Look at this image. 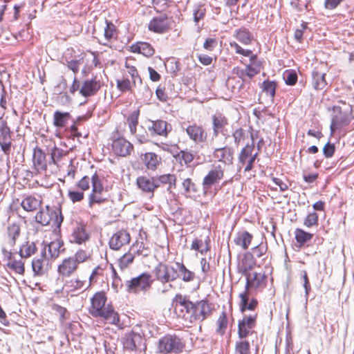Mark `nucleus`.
<instances>
[{"mask_svg": "<svg viewBox=\"0 0 354 354\" xmlns=\"http://www.w3.org/2000/svg\"><path fill=\"white\" fill-rule=\"evenodd\" d=\"M175 310L178 317L192 324L196 321L203 322L212 313L211 304L207 300H201L194 303L189 297L177 294L174 299Z\"/></svg>", "mask_w": 354, "mask_h": 354, "instance_id": "1", "label": "nucleus"}, {"mask_svg": "<svg viewBox=\"0 0 354 354\" xmlns=\"http://www.w3.org/2000/svg\"><path fill=\"white\" fill-rule=\"evenodd\" d=\"M103 177L97 172L91 178L83 176L75 185V190L70 191L68 196L71 199H83L84 192H88V199H102V196L105 189L102 185Z\"/></svg>", "mask_w": 354, "mask_h": 354, "instance_id": "2", "label": "nucleus"}, {"mask_svg": "<svg viewBox=\"0 0 354 354\" xmlns=\"http://www.w3.org/2000/svg\"><path fill=\"white\" fill-rule=\"evenodd\" d=\"M107 298L104 292H97L91 298L90 314L94 317H101L106 323L118 324L120 322L119 315L111 304H106Z\"/></svg>", "mask_w": 354, "mask_h": 354, "instance_id": "3", "label": "nucleus"}, {"mask_svg": "<svg viewBox=\"0 0 354 354\" xmlns=\"http://www.w3.org/2000/svg\"><path fill=\"white\" fill-rule=\"evenodd\" d=\"M155 279L159 281L163 289L161 290L162 293H165L174 288L172 282L179 278L178 270L165 263H159L153 270Z\"/></svg>", "mask_w": 354, "mask_h": 354, "instance_id": "4", "label": "nucleus"}, {"mask_svg": "<svg viewBox=\"0 0 354 354\" xmlns=\"http://www.w3.org/2000/svg\"><path fill=\"white\" fill-rule=\"evenodd\" d=\"M46 209H40L35 216V220L42 225H52L59 228L63 222L64 217L60 206L51 207L46 205Z\"/></svg>", "mask_w": 354, "mask_h": 354, "instance_id": "5", "label": "nucleus"}, {"mask_svg": "<svg viewBox=\"0 0 354 354\" xmlns=\"http://www.w3.org/2000/svg\"><path fill=\"white\" fill-rule=\"evenodd\" d=\"M153 281L151 275L148 272H142L140 275L127 280L125 282L127 291L131 293H139L148 290Z\"/></svg>", "mask_w": 354, "mask_h": 354, "instance_id": "6", "label": "nucleus"}, {"mask_svg": "<svg viewBox=\"0 0 354 354\" xmlns=\"http://www.w3.org/2000/svg\"><path fill=\"white\" fill-rule=\"evenodd\" d=\"M184 344L176 335H165L158 342V350L161 354L178 353L183 349Z\"/></svg>", "mask_w": 354, "mask_h": 354, "instance_id": "7", "label": "nucleus"}, {"mask_svg": "<svg viewBox=\"0 0 354 354\" xmlns=\"http://www.w3.org/2000/svg\"><path fill=\"white\" fill-rule=\"evenodd\" d=\"M176 176L174 174H166L155 176V192L170 194L176 189ZM165 197H167L165 195Z\"/></svg>", "mask_w": 354, "mask_h": 354, "instance_id": "8", "label": "nucleus"}, {"mask_svg": "<svg viewBox=\"0 0 354 354\" xmlns=\"http://www.w3.org/2000/svg\"><path fill=\"white\" fill-rule=\"evenodd\" d=\"M32 269L35 277L44 276L50 269V263L46 255V246L40 250L39 254L32 259Z\"/></svg>", "mask_w": 354, "mask_h": 354, "instance_id": "9", "label": "nucleus"}, {"mask_svg": "<svg viewBox=\"0 0 354 354\" xmlns=\"http://www.w3.org/2000/svg\"><path fill=\"white\" fill-rule=\"evenodd\" d=\"M266 286V276L264 272H252L246 276V283L243 292H249L250 290L262 291Z\"/></svg>", "mask_w": 354, "mask_h": 354, "instance_id": "10", "label": "nucleus"}, {"mask_svg": "<svg viewBox=\"0 0 354 354\" xmlns=\"http://www.w3.org/2000/svg\"><path fill=\"white\" fill-rule=\"evenodd\" d=\"M89 239L90 234L86 230V225L82 223H77L69 236V241L78 245L85 243Z\"/></svg>", "mask_w": 354, "mask_h": 354, "instance_id": "11", "label": "nucleus"}, {"mask_svg": "<svg viewBox=\"0 0 354 354\" xmlns=\"http://www.w3.org/2000/svg\"><path fill=\"white\" fill-rule=\"evenodd\" d=\"M133 145L122 137L114 139L112 142V150L118 156L125 157L133 151Z\"/></svg>", "mask_w": 354, "mask_h": 354, "instance_id": "12", "label": "nucleus"}, {"mask_svg": "<svg viewBox=\"0 0 354 354\" xmlns=\"http://www.w3.org/2000/svg\"><path fill=\"white\" fill-rule=\"evenodd\" d=\"M130 240L129 233L126 230H121L112 235L109 242V247L113 250H118L123 245L128 244Z\"/></svg>", "mask_w": 354, "mask_h": 354, "instance_id": "13", "label": "nucleus"}, {"mask_svg": "<svg viewBox=\"0 0 354 354\" xmlns=\"http://www.w3.org/2000/svg\"><path fill=\"white\" fill-rule=\"evenodd\" d=\"M79 266L70 257L62 260L57 267V272L62 279L69 278L76 272Z\"/></svg>", "mask_w": 354, "mask_h": 354, "instance_id": "14", "label": "nucleus"}, {"mask_svg": "<svg viewBox=\"0 0 354 354\" xmlns=\"http://www.w3.org/2000/svg\"><path fill=\"white\" fill-rule=\"evenodd\" d=\"M101 88V83L96 77L84 80L80 88V94L85 97L95 95Z\"/></svg>", "mask_w": 354, "mask_h": 354, "instance_id": "15", "label": "nucleus"}, {"mask_svg": "<svg viewBox=\"0 0 354 354\" xmlns=\"http://www.w3.org/2000/svg\"><path fill=\"white\" fill-rule=\"evenodd\" d=\"M257 315L244 316L242 320L239 322L238 335L240 339L245 338L250 333V330L254 327Z\"/></svg>", "mask_w": 354, "mask_h": 354, "instance_id": "16", "label": "nucleus"}, {"mask_svg": "<svg viewBox=\"0 0 354 354\" xmlns=\"http://www.w3.org/2000/svg\"><path fill=\"white\" fill-rule=\"evenodd\" d=\"M148 27L151 31L156 33H163L166 32L169 28L167 17L165 15H162L153 17L150 21Z\"/></svg>", "mask_w": 354, "mask_h": 354, "instance_id": "17", "label": "nucleus"}, {"mask_svg": "<svg viewBox=\"0 0 354 354\" xmlns=\"http://www.w3.org/2000/svg\"><path fill=\"white\" fill-rule=\"evenodd\" d=\"M223 169L220 165L214 166L213 168L204 177L203 185L205 187H208L215 183H218L219 180L223 178Z\"/></svg>", "mask_w": 354, "mask_h": 354, "instance_id": "18", "label": "nucleus"}, {"mask_svg": "<svg viewBox=\"0 0 354 354\" xmlns=\"http://www.w3.org/2000/svg\"><path fill=\"white\" fill-rule=\"evenodd\" d=\"M185 131L189 138L195 143H201L206 140L207 135L201 126L193 124L189 125Z\"/></svg>", "mask_w": 354, "mask_h": 354, "instance_id": "19", "label": "nucleus"}, {"mask_svg": "<svg viewBox=\"0 0 354 354\" xmlns=\"http://www.w3.org/2000/svg\"><path fill=\"white\" fill-rule=\"evenodd\" d=\"M142 338L139 333L133 331L126 334L123 339L124 349L131 351H136L142 344Z\"/></svg>", "mask_w": 354, "mask_h": 354, "instance_id": "20", "label": "nucleus"}, {"mask_svg": "<svg viewBox=\"0 0 354 354\" xmlns=\"http://www.w3.org/2000/svg\"><path fill=\"white\" fill-rule=\"evenodd\" d=\"M150 124L147 127L148 131L151 136L158 135L167 136L169 131V125L167 122L162 120L150 121Z\"/></svg>", "mask_w": 354, "mask_h": 354, "instance_id": "21", "label": "nucleus"}, {"mask_svg": "<svg viewBox=\"0 0 354 354\" xmlns=\"http://www.w3.org/2000/svg\"><path fill=\"white\" fill-rule=\"evenodd\" d=\"M228 125L227 118L222 113L212 115L213 136L217 137L219 133L223 134Z\"/></svg>", "mask_w": 354, "mask_h": 354, "instance_id": "22", "label": "nucleus"}, {"mask_svg": "<svg viewBox=\"0 0 354 354\" xmlns=\"http://www.w3.org/2000/svg\"><path fill=\"white\" fill-rule=\"evenodd\" d=\"M334 110L335 111H338V113L332 118L330 124L331 133H334L336 130L341 129L349 123V119L346 113H342L338 107H335Z\"/></svg>", "mask_w": 354, "mask_h": 354, "instance_id": "23", "label": "nucleus"}, {"mask_svg": "<svg viewBox=\"0 0 354 354\" xmlns=\"http://www.w3.org/2000/svg\"><path fill=\"white\" fill-rule=\"evenodd\" d=\"M71 119L72 116L69 112L55 111L53 113V124L57 129H62L66 127Z\"/></svg>", "mask_w": 354, "mask_h": 354, "instance_id": "24", "label": "nucleus"}, {"mask_svg": "<svg viewBox=\"0 0 354 354\" xmlns=\"http://www.w3.org/2000/svg\"><path fill=\"white\" fill-rule=\"evenodd\" d=\"M326 73L318 71L317 68L312 72V84L315 89L322 90L325 88L327 82L325 79Z\"/></svg>", "mask_w": 354, "mask_h": 354, "instance_id": "25", "label": "nucleus"}, {"mask_svg": "<svg viewBox=\"0 0 354 354\" xmlns=\"http://www.w3.org/2000/svg\"><path fill=\"white\" fill-rule=\"evenodd\" d=\"M249 295L250 293L246 292H243L239 295V297L241 299L239 303V307L241 312H244L246 310H253L257 306L258 302L257 300L255 299H252L250 303H248Z\"/></svg>", "mask_w": 354, "mask_h": 354, "instance_id": "26", "label": "nucleus"}, {"mask_svg": "<svg viewBox=\"0 0 354 354\" xmlns=\"http://www.w3.org/2000/svg\"><path fill=\"white\" fill-rule=\"evenodd\" d=\"M213 155L218 161L225 164L231 163L233 158L230 149L225 147L215 149Z\"/></svg>", "mask_w": 354, "mask_h": 354, "instance_id": "27", "label": "nucleus"}, {"mask_svg": "<svg viewBox=\"0 0 354 354\" xmlns=\"http://www.w3.org/2000/svg\"><path fill=\"white\" fill-rule=\"evenodd\" d=\"M131 49L133 53H138L146 57H151L155 53L151 44L147 42H138L136 44H133L131 46Z\"/></svg>", "mask_w": 354, "mask_h": 354, "instance_id": "28", "label": "nucleus"}, {"mask_svg": "<svg viewBox=\"0 0 354 354\" xmlns=\"http://www.w3.org/2000/svg\"><path fill=\"white\" fill-rule=\"evenodd\" d=\"M137 185L144 192H155V177L151 178L145 176L138 177L137 178Z\"/></svg>", "mask_w": 354, "mask_h": 354, "instance_id": "29", "label": "nucleus"}, {"mask_svg": "<svg viewBox=\"0 0 354 354\" xmlns=\"http://www.w3.org/2000/svg\"><path fill=\"white\" fill-rule=\"evenodd\" d=\"M210 239L207 236L205 241L201 239H195L191 245V249L199 252L201 254H206L210 250Z\"/></svg>", "mask_w": 354, "mask_h": 354, "instance_id": "30", "label": "nucleus"}, {"mask_svg": "<svg viewBox=\"0 0 354 354\" xmlns=\"http://www.w3.org/2000/svg\"><path fill=\"white\" fill-rule=\"evenodd\" d=\"M86 285L85 281H82L79 279L66 280L63 286V290L66 292H75L77 290H81L84 288Z\"/></svg>", "mask_w": 354, "mask_h": 354, "instance_id": "31", "label": "nucleus"}, {"mask_svg": "<svg viewBox=\"0 0 354 354\" xmlns=\"http://www.w3.org/2000/svg\"><path fill=\"white\" fill-rule=\"evenodd\" d=\"M176 265L177 266L176 269L178 270L179 277L184 282H190L195 279V274L188 270L183 263L177 262Z\"/></svg>", "mask_w": 354, "mask_h": 354, "instance_id": "32", "label": "nucleus"}, {"mask_svg": "<svg viewBox=\"0 0 354 354\" xmlns=\"http://www.w3.org/2000/svg\"><path fill=\"white\" fill-rule=\"evenodd\" d=\"M254 266V261H253L252 256L251 254L245 255L241 261L239 270L244 276L250 274L249 272L252 270Z\"/></svg>", "mask_w": 354, "mask_h": 354, "instance_id": "33", "label": "nucleus"}, {"mask_svg": "<svg viewBox=\"0 0 354 354\" xmlns=\"http://www.w3.org/2000/svg\"><path fill=\"white\" fill-rule=\"evenodd\" d=\"M252 235L248 232H243L238 234L234 239V243L237 245L242 247L243 250H247L251 243Z\"/></svg>", "mask_w": 354, "mask_h": 354, "instance_id": "34", "label": "nucleus"}, {"mask_svg": "<svg viewBox=\"0 0 354 354\" xmlns=\"http://www.w3.org/2000/svg\"><path fill=\"white\" fill-rule=\"evenodd\" d=\"M234 37L241 43L248 45L251 43L253 36L246 28H241L235 31Z\"/></svg>", "mask_w": 354, "mask_h": 354, "instance_id": "35", "label": "nucleus"}, {"mask_svg": "<svg viewBox=\"0 0 354 354\" xmlns=\"http://www.w3.org/2000/svg\"><path fill=\"white\" fill-rule=\"evenodd\" d=\"M146 167L148 169L154 171L159 165L158 156L154 153H146L142 158Z\"/></svg>", "mask_w": 354, "mask_h": 354, "instance_id": "36", "label": "nucleus"}, {"mask_svg": "<svg viewBox=\"0 0 354 354\" xmlns=\"http://www.w3.org/2000/svg\"><path fill=\"white\" fill-rule=\"evenodd\" d=\"M227 314L225 311H223L216 321V333L220 336H223L227 329Z\"/></svg>", "mask_w": 354, "mask_h": 354, "instance_id": "37", "label": "nucleus"}, {"mask_svg": "<svg viewBox=\"0 0 354 354\" xmlns=\"http://www.w3.org/2000/svg\"><path fill=\"white\" fill-rule=\"evenodd\" d=\"M37 251L36 245L34 242H26L19 250V254L21 258H28Z\"/></svg>", "mask_w": 354, "mask_h": 354, "instance_id": "38", "label": "nucleus"}, {"mask_svg": "<svg viewBox=\"0 0 354 354\" xmlns=\"http://www.w3.org/2000/svg\"><path fill=\"white\" fill-rule=\"evenodd\" d=\"M106 27L104 28V40L105 41L102 44L104 46H108V42L112 39L116 37V30L115 26L108 21H106Z\"/></svg>", "mask_w": 354, "mask_h": 354, "instance_id": "39", "label": "nucleus"}, {"mask_svg": "<svg viewBox=\"0 0 354 354\" xmlns=\"http://www.w3.org/2000/svg\"><path fill=\"white\" fill-rule=\"evenodd\" d=\"M295 239L300 246L304 245L306 242L310 241L313 236V234L306 232L304 230L299 228H297L295 230Z\"/></svg>", "mask_w": 354, "mask_h": 354, "instance_id": "40", "label": "nucleus"}, {"mask_svg": "<svg viewBox=\"0 0 354 354\" xmlns=\"http://www.w3.org/2000/svg\"><path fill=\"white\" fill-rule=\"evenodd\" d=\"M254 149V145L253 143H251L250 145L248 144L245 147H243L239 156V162L241 165H245L247 160L249 158L250 156L253 153Z\"/></svg>", "mask_w": 354, "mask_h": 354, "instance_id": "41", "label": "nucleus"}, {"mask_svg": "<svg viewBox=\"0 0 354 354\" xmlns=\"http://www.w3.org/2000/svg\"><path fill=\"white\" fill-rule=\"evenodd\" d=\"M91 253L85 250H78L73 256L70 257L75 261L76 263L79 266L80 263H84L91 258Z\"/></svg>", "mask_w": 354, "mask_h": 354, "instance_id": "42", "label": "nucleus"}, {"mask_svg": "<svg viewBox=\"0 0 354 354\" xmlns=\"http://www.w3.org/2000/svg\"><path fill=\"white\" fill-rule=\"evenodd\" d=\"M261 64H249L246 66L244 71H242L241 75H246L250 79L252 78L255 75L261 71Z\"/></svg>", "mask_w": 354, "mask_h": 354, "instance_id": "43", "label": "nucleus"}, {"mask_svg": "<svg viewBox=\"0 0 354 354\" xmlns=\"http://www.w3.org/2000/svg\"><path fill=\"white\" fill-rule=\"evenodd\" d=\"M8 267L19 274H24L25 272L24 262L22 260L10 259Z\"/></svg>", "mask_w": 354, "mask_h": 354, "instance_id": "44", "label": "nucleus"}, {"mask_svg": "<svg viewBox=\"0 0 354 354\" xmlns=\"http://www.w3.org/2000/svg\"><path fill=\"white\" fill-rule=\"evenodd\" d=\"M276 83L274 81L266 80L263 82L262 89L272 100H274L276 91Z\"/></svg>", "mask_w": 354, "mask_h": 354, "instance_id": "45", "label": "nucleus"}, {"mask_svg": "<svg viewBox=\"0 0 354 354\" xmlns=\"http://www.w3.org/2000/svg\"><path fill=\"white\" fill-rule=\"evenodd\" d=\"M234 354H250V345L246 340L237 341L235 344Z\"/></svg>", "mask_w": 354, "mask_h": 354, "instance_id": "46", "label": "nucleus"}, {"mask_svg": "<svg viewBox=\"0 0 354 354\" xmlns=\"http://www.w3.org/2000/svg\"><path fill=\"white\" fill-rule=\"evenodd\" d=\"M62 246V243L59 241H52L48 245V250L51 259H55L59 257Z\"/></svg>", "mask_w": 354, "mask_h": 354, "instance_id": "47", "label": "nucleus"}, {"mask_svg": "<svg viewBox=\"0 0 354 354\" xmlns=\"http://www.w3.org/2000/svg\"><path fill=\"white\" fill-rule=\"evenodd\" d=\"M134 248H136L135 253L138 255H142L144 257H147L149 255V248L145 245L143 241L136 240V241L131 245V250H134Z\"/></svg>", "mask_w": 354, "mask_h": 354, "instance_id": "48", "label": "nucleus"}, {"mask_svg": "<svg viewBox=\"0 0 354 354\" xmlns=\"http://www.w3.org/2000/svg\"><path fill=\"white\" fill-rule=\"evenodd\" d=\"M205 13L206 9L203 5H199L196 6L194 10V21L195 22L196 26H198V30L201 28L199 26V22L201 19L204 18Z\"/></svg>", "mask_w": 354, "mask_h": 354, "instance_id": "49", "label": "nucleus"}, {"mask_svg": "<svg viewBox=\"0 0 354 354\" xmlns=\"http://www.w3.org/2000/svg\"><path fill=\"white\" fill-rule=\"evenodd\" d=\"M134 254L131 252L125 253L118 259V266L121 270L127 268L134 260Z\"/></svg>", "mask_w": 354, "mask_h": 354, "instance_id": "50", "label": "nucleus"}, {"mask_svg": "<svg viewBox=\"0 0 354 354\" xmlns=\"http://www.w3.org/2000/svg\"><path fill=\"white\" fill-rule=\"evenodd\" d=\"M105 270V267H103L102 265H99L95 267L90 277H89V286H91L93 283L97 282L100 277H102L104 275V272Z\"/></svg>", "mask_w": 354, "mask_h": 354, "instance_id": "51", "label": "nucleus"}, {"mask_svg": "<svg viewBox=\"0 0 354 354\" xmlns=\"http://www.w3.org/2000/svg\"><path fill=\"white\" fill-rule=\"evenodd\" d=\"M22 207L27 212H32L40 208L41 201H21Z\"/></svg>", "mask_w": 354, "mask_h": 354, "instance_id": "52", "label": "nucleus"}, {"mask_svg": "<svg viewBox=\"0 0 354 354\" xmlns=\"http://www.w3.org/2000/svg\"><path fill=\"white\" fill-rule=\"evenodd\" d=\"M183 187L185 193L187 194V197H194V196H192L191 194L196 192V186L190 178H186L183 180Z\"/></svg>", "mask_w": 354, "mask_h": 354, "instance_id": "53", "label": "nucleus"}, {"mask_svg": "<svg viewBox=\"0 0 354 354\" xmlns=\"http://www.w3.org/2000/svg\"><path fill=\"white\" fill-rule=\"evenodd\" d=\"M53 309L55 311L57 315L59 316V319L62 322L69 318V314L64 307H62L58 304H54Z\"/></svg>", "mask_w": 354, "mask_h": 354, "instance_id": "54", "label": "nucleus"}, {"mask_svg": "<svg viewBox=\"0 0 354 354\" xmlns=\"http://www.w3.org/2000/svg\"><path fill=\"white\" fill-rule=\"evenodd\" d=\"M8 236L11 239L10 243L14 245L15 243L16 239L19 236L20 232V228L18 225L13 224L8 228Z\"/></svg>", "mask_w": 354, "mask_h": 354, "instance_id": "55", "label": "nucleus"}, {"mask_svg": "<svg viewBox=\"0 0 354 354\" xmlns=\"http://www.w3.org/2000/svg\"><path fill=\"white\" fill-rule=\"evenodd\" d=\"M127 122L131 133L133 135L135 134L136 132V127L138 124V114L136 113H131L127 119Z\"/></svg>", "mask_w": 354, "mask_h": 354, "instance_id": "56", "label": "nucleus"}, {"mask_svg": "<svg viewBox=\"0 0 354 354\" xmlns=\"http://www.w3.org/2000/svg\"><path fill=\"white\" fill-rule=\"evenodd\" d=\"M304 225L310 227L318 224V215L316 212L309 213L304 222Z\"/></svg>", "mask_w": 354, "mask_h": 354, "instance_id": "57", "label": "nucleus"}, {"mask_svg": "<svg viewBox=\"0 0 354 354\" xmlns=\"http://www.w3.org/2000/svg\"><path fill=\"white\" fill-rule=\"evenodd\" d=\"M83 62L82 57L71 59V61H67V66L73 71V73H77L79 71L80 66L83 64Z\"/></svg>", "mask_w": 354, "mask_h": 354, "instance_id": "58", "label": "nucleus"}, {"mask_svg": "<svg viewBox=\"0 0 354 354\" xmlns=\"http://www.w3.org/2000/svg\"><path fill=\"white\" fill-rule=\"evenodd\" d=\"M126 66L128 69V73L131 75L133 84L136 86L137 82H139L142 84V80L140 76L138 75V71L134 66H129L127 63H126Z\"/></svg>", "mask_w": 354, "mask_h": 354, "instance_id": "59", "label": "nucleus"}, {"mask_svg": "<svg viewBox=\"0 0 354 354\" xmlns=\"http://www.w3.org/2000/svg\"><path fill=\"white\" fill-rule=\"evenodd\" d=\"M285 82L288 85H295L297 81V75L295 72L288 71L284 74Z\"/></svg>", "mask_w": 354, "mask_h": 354, "instance_id": "60", "label": "nucleus"}, {"mask_svg": "<svg viewBox=\"0 0 354 354\" xmlns=\"http://www.w3.org/2000/svg\"><path fill=\"white\" fill-rule=\"evenodd\" d=\"M245 131L242 129H236L232 134V137L234 140V143L236 145H239L240 143H241L244 138H245Z\"/></svg>", "mask_w": 354, "mask_h": 354, "instance_id": "61", "label": "nucleus"}, {"mask_svg": "<svg viewBox=\"0 0 354 354\" xmlns=\"http://www.w3.org/2000/svg\"><path fill=\"white\" fill-rule=\"evenodd\" d=\"M117 86L122 92H125L131 89V82L129 79L117 80Z\"/></svg>", "mask_w": 354, "mask_h": 354, "instance_id": "62", "label": "nucleus"}, {"mask_svg": "<svg viewBox=\"0 0 354 354\" xmlns=\"http://www.w3.org/2000/svg\"><path fill=\"white\" fill-rule=\"evenodd\" d=\"M0 142H11L10 131L8 127L1 128Z\"/></svg>", "mask_w": 354, "mask_h": 354, "instance_id": "63", "label": "nucleus"}, {"mask_svg": "<svg viewBox=\"0 0 354 354\" xmlns=\"http://www.w3.org/2000/svg\"><path fill=\"white\" fill-rule=\"evenodd\" d=\"M267 251V245L260 244L252 249V252L257 258L262 257Z\"/></svg>", "mask_w": 354, "mask_h": 354, "instance_id": "64", "label": "nucleus"}]
</instances>
